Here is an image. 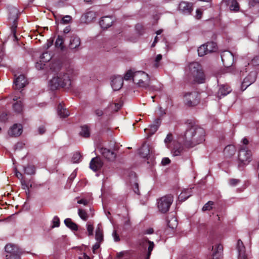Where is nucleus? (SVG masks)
Wrapping results in <instances>:
<instances>
[{"mask_svg":"<svg viewBox=\"0 0 259 259\" xmlns=\"http://www.w3.org/2000/svg\"><path fill=\"white\" fill-rule=\"evenodd\" d=\"M207 46V50L208 53L215 52L217 49V45L214 42H208L205 44Z\"/></svg>","mask_w":259,"mask_h":259,"instance_id":"nucleus-37","label":"nucleus"},{"mask_svg":"<svg viewBox=\"0 0 259 259\" xmlns=\"http://www.w3.org/2000/svg\"><path fill=\"white\" fill-rule=\"evenodd\" d=\"M231 92L230 87L228 85H222L218 93V97L221 98L222 96H225Z\"/></svg>","mask_w":259,"mask_h":259,"instance_id":"nucleus-22","label":"nucleus"},{"mask_svg":"<svg viewBox=\"0 0 259 259\" xmlns=\"http://www.w3.org/2000/svg\"><path fill=\"white\" fill-rule=\"evenodd\" d=\"M87 229L89 236L93 235L94 226L93 224L91 222H88L87 224Z\"/></svg>","mask_w":259,"mask_h":259,"instance_id":"nucleus-42","label":"nucleus"},{"mask_svg":"<svg viewBox=\"0 0 259 259\" xmlns=\"http://www.w3.org/2000/svg\"><path fill=\"white\" fill-rule=\"evenodd\" d=\"M196 18L198 19H200L201 18L202 14V12L200 10L197 9L196 10Z\"/></svg>","mask_w":259,"mask_h":259,"instance_id":"nucleus-58","label":"nucleus"},{"mask_svg":"<svg viewBox=\"0 0 259 259\" xmlns=\"http://www.w3.org/2000/svg\"><path fill=\"white\" fill-rule=\"evenodd\" d=\"M15 175L18 178H19L20 179H22V174L20 173V172H19L17 170H15Z\"/></svg>","mask_w":259,"mask_h":259,"instance_id":"nucleus-63","label":"nucleus"},{"mask_svg":"<svg viewBox=\"0 0 259 259\" xmlns=\"http://www.w3.org/2000/svg\"><path fill=\"white\" fill-rule=\"evenodd\" d=\"M13 110L16 113H22L23 111V103L21 101L16 102L13 105Z\"/></svg>","mask_w":259,"mask_h":259,"instance_id":"nucleus-27","label":"nucleus"},{"mask_svg":"<svg viewBox=\"0 0 259 259\" xmlns=\"http://www.w3.org/2000/svg\"><path fill=\"white\" fill-rule=\"evenodd\" d=\"M167 226L171 229H175L178 226V221L176 218L173 215L170 216L167 220Z\"/></svg>","mask_w":259,"mask_h":259,"instance_id":"nucleus-29","label":"nucleus"},{"mask_svg":"<svg viewBox=\"0 0 259 259\" xmlns=\"http://www.w3.org/2000/svg\"><path fill=\"white\" fill-rule=\"evenodd\" d=\"M140 154L143 157H146L150 153L149 148L148 146L144 145L140 149Z\"/></svg>","mask_w":259,"mask_h":259,"instance_id":"nucleus-34","label":"nucleus"},{"mask_svg":"<svg viewBox=\"0 0 259 259\" xmlns=\"http://www.w3.org/2000/svg\"><path fill=\"white\" fill-rule=\"evenodd\" d=\"M221 58L224 65L226 67H229L233 64L234 56L229 51L223 52L221 54Z\"/></svg>","mask_w":259,"mask_h":259,"instance_id":"nucleus-10","label":"nucleus"},{"mask_svg":"<svg viewBox=\"0 0 259 259\" xmlns=\"http://www.w3.org/2000/svg\"><path fill=\"white\" fill-rule=\"evenodd\" d=\"M128 253V252L127 251H121V252L117 253V256L118 258H120V257H122L123 256H124V255L127 254Z\"/></svg>","mask_w":259,"mask_h":259,"instance_id":"nucleus-57","label":"nucleus"},{"mask_svg":"<svg viewBox=\"0 0 259 259\" xmlns=\"http://www.w3.org/2000/svg\"><path fill=\"white\" fill-rule=\"evenodd\" d=\"M256 77V74L255 72L250 73L249 75L244 79L242 84V88L245 87V89H246L247 87L250 85L255 81Z\"/></svg>","mask_w":259,"mask_h":259,"instance_id":"nucleus-21","label":"nucleus"},{"mask_svg":"<svg viewBox=\"0 0 259 259\" xmlns=\"http://www.w3.org/2000/svg\"><path fill=\"white\" fill-rule=\"evenodd\" d=\"M173 201L171 195H166L161 197L157 201V207L159 211L165 213L168 211Z\"/></svg>","mask_w":259,"mask_h":259,"instance_id":"nucleus-5","label":"nucleus"},{"mask_svg":"<svg viewBox=\"0 0 259 259\" xmlns=\"http://www.w3.org/2000/svg\"><path fill=\"white\" fill-rule=\"evenodd\" d=\"M251 151L243 148L239 150L238 154V167H243L248 165L251 161Z\"/></svg>","mask_w":259,"mask_h":259,"instance_id":"nucleus-6","label":"nucleus"},{"mask_svg":"<svg viewBox=\"0 0 259 259\" xmlns=\"http://www.w3.org/2000/svg\"><path fill=\"white\" fill-rule=\"evenodd\" d=\"M204 130L197 125L191 126L184 135L186 142L192 146L202 143L204 141Z\"/></svg>","mask_w":259,"mask_h":259,"instance_id":"nucleus-1","label":"nucleus"},{"mask_svg":"<svg viewBox=\"0 0 259 259\" xmlns=\"http://www.w3.org/2000/svg\"><path fill=\"white\" fill-rule=\"evenodd\" d=\"M155 122V123H154V124L149 125V128H145L144 130L145 132H146L147 131H149V134L150 135H152L154 133H155L157 131L160 124V120L159 119H156Z\"/></svg>","mask_w":259,"mask_h":259,"instance_id":"nucleus-24","label":"nucleus"},{"mask_svg":"<svg viewBox=\"0 0 259 259\" xmlns=\"http://www.w3.org/2000/svg\"><path fill=\"white\" fill-rule=\"evenodd\" d=\"M170 160L168 158H164L162 159L161 161V163L163 165H165L166 164H168L170 163Z\"/></svg>","mask_w":259,"mask_h":259,"instance_id":"nucleus-54","label":"nucleus"},{"mask_svg":"<svg viewBox=\"0 0 259 259\" xmlns=\"http://www.w3.org/2000/svg\"><path fill=\"white\" fill-rule=\"evenodd\" d=\"M71 85V80L68 74L60 72L54 76L50 81L52 90L57 89L59 87H67Z\"/></svg>","mask_w":259,"mask_h":259,"instance_id":"nucleus-3","label":"nucleus"},{"mask_svg":"<svg viewBox=\"0 0 259 259\" xmlns=\"http://www.w3.org/2000/svg\"><path fill=\"white\" fill-rule=\"evenodd\" d=\"M80 45V40L79 37L76 35H73L71 36L70 43H69V47L71 49H76L78 48Z\"/></svg>","mask_w":259,"mask_h":259,"instance_id":"nucleus-23","label":"nucleus"},{"mask_svg":"<svg viewBox=\"0 0 259 259\" xmlns=\"http://www.w3.org/2000/svg\"><path fill=\"white\" fill-rule=\"evenodd\" d=\"M95 238L99 242H102L103 241V232L101 224H98L96 228Z\"/></svg>","mask_w":259,"mask_h":259,"instance_id":"nucleus-25","label":"nucleus"},{"mask_svg":"<svg viewBox=\"0 0 259 259\" xmlns=\"http://www.w3.org/2000/svg\"><path fill=\"white\" fill-rule=\"evenodd\" d=\"M251 63L254 66L259 65V56L255 57L251 60Z\"/></svg>","mask_w":259,"mask_h":259,"instance_id":"nucleus-51","label":"nucleus"},{"mask_svg":"<svg viewBox=\"0 0 259 259\" xmlns=\"http://www.w3.org/2000/svg\"><path fill=\"white\" fill-rule=\"evenodd\" d=\"M64 223L67 227L72 230H77L78 229L77 225L69 218L66 219L64 220Z\"/></svg>","mask_w":259,"mask_h":259,"instance_id":"nucleus-32","label":"nucleus"},{"mask_svg":"<svg viewBox=\"0 0 259 259\" xmlns=\"http://www.w3.org/2000/svg\"><path fill=\"white\" fill-rule=\"evenodd\" d=\"M14 82L16 89H21L27 84V79L24 75H20L18 76L15 79Z\"/></svg>","mask_w":259,"mask_h":259,"instance_id":"nucleus-16","label":"nucleus"},{"mask_svg":"<svg viewBox=\"0 0 259 259\" xmlns=\"http://www.w3.org/2000/svg\"><path fill=\"white\" fill-rule=\"evenodd\" d=\"M18 17V11L16 8H12L10 11L9 19L12 20L13 22V25L11 27V31L13 33L14 36L16 37L17 23L16 21Z\"/></svg>","mask_w":259,"mask_h":259,"instance_id":"nucleus-8","label":"nucleus"},{"mask_svg":"<svg viewBox=\"0 0 259 259\" xmlns=\"http://www.w3.org/2000/svg\"><path fill=\"white\" fill-rule=\"evenodd\" d=\"M208 50H207V46L205 44H203L200 46L198 49V54L199 56H203L207 54Z\"/></svg>","mask_w":259,"mask_h":259,"instance_id":"nucleus-36","label":"nucleus"},{"mask_svg":"<svg viewBox=\"0 0 259 259\" xmlns=\"http://www.w3.org/2000/svg\"><path fill=\"white\" fill-rule=\"evenodd\" d=\"M134 82L140 87L147 88L149 85L150 79L147 73L138 71L135 72Z\"/></svg>","mask_w":259,"mask_h":259,"instance_id":"nucleus-4","label":"nucleus"},{"mask_svg":"<svg viewBox=\"0 0 259 259\" xmlns=\"http://www.w3.org/2000/svg\"><path fill=\"white\" fill-rule=\"evenodd\" d=\"M212 259H221L222 253L223 250V246L220 243H217L212 246Z\"/></svg>","mask_w":259,"mask_h":259,"instance_id":"nucleus-19","label":"nucleus"},{"mask_svg":"<svg viewBox=\"0 0 259 259\" xmlns=\"http://www.w3.org/2000/svg\"><path fill=\"white\" fill-rule=\"evenodd\" d=\"M170 149L171 153L174 156L180 155L183 150L182 147L179 144H176L174 148Z\"/></svg>","mask_w":259,"mask_h":259,"instance_id":"nucleus-31","label":"nucleus"},{"mask_svg":"<svg viewBox=\"0 0 259 259\" xmlns=\"http://www.w3.org/2000/svg\"><path fill=\"white\" fill-rule=\"evenodd\" d=\"M123 84V78L121 76H116L113 77L111 81V86L114 91L120 89Z\"/></svg>","mask_w":259,"mask_h":259,"instance_id":"nucleus-14","label":"nucleus"},{"mask_svg":"<svg viewBox=\"0 0 259 259\" xmlns=\"http://www.w3.org/2000/svg\"><path fill=\"white\" fill-rule=\"evenodd\" d=\"M185 74L190 80L196 83H202L205 80L202 67L197 62L190 63L185 68Z\"/></svg>","mask_w":259,"mask_h":259,"instance_id":"nucleus-2","label":"nucleus"},{"mask_svg":"<svg viewBox=\"0 0 259 259\" xmlns=\"http://www.w3.org/2000/svg\"><path fill=\"white\" fill-rule=\"evenodd\" d=\"M6 256L7 259H20L19 256H17V255L12 257L11 255L9 256V255L6 254Z\"/></svg>","mask_w":259,"mask_h":259,"instance_id":"nucleus-62","label":"nucleus"},{"mask_svg":"<svg viewBox=\"0 0 259 259\" xmlns=\"http://www.w3.org/2000/svg\"><path fill=\"white\" fill-rule=\"evenodd\" d=\"M199 101L198 94L196 92L187 93L184 96V102L189 107L197 105L199 103Z\"/></svg>","mask_w":259,"mask_h":259,"instance_id":"nucleus-7","label":"nucleus"},{"mask_svg":"<svg viewBox=\"0 0 259 259\" xmlns=\"http://www.w3.org/2000/svg\"><path fill=\"white\" fill-rule=\"evenodd\" d=\"M227 4L229 5L231 11L237 12L239 10V5L236 0H227Z\"/></svg>","mask_w":259,"mask_h":259,"instance_id":"nucleus-26","label":"nucleus"},{"mask_svg":"<svg viewBox=\"0 0 259 259\" xmlns=\"http://www.w3.org/2000/svg\"><path fill=\"white\" fill-rule=\"evenodd\" d=\"M114 18L111 16H104L101 18L99 23L101 27L104 29L110 27L114 22Z\"/></svg>","mask_w":259,"mask_h":259,"instance_id":"nucleus-15","label":"nucleus"},{"mask_svg":"<svg viewBox=\"0 0 259 259\" xmlns=\"http://www.w3.org/2000/svg\"><path fill=\"white\" fill-rule=\"evenodd\" d=\"M85 16L87 17V18L90 17L91 18L93 19L95 17V14L94 12L91 11V12L87 13L86 14Z\"/></svg>","mask_w":259,"mask_h":259,"instance_id":"nucleus-55","label":"nucleus"},{"mask_svg":"<svg viewBox=\"0 0 259 259\" xmlns=\"http://www.w3.org/2000/svg\"><path fill=\"white\" fill-rule=\"evenodd\" d=\"M58 114L61 117H66L69 116V112L62 105L60 104L58 107Z\"/></svg>","mask_w":259,"mask_h":259,"instance_id":"nucleus-30","label":"nucleus"},{"mask_svg":"<svg viewBox=\"0 0 259 259\" xmlns=\"http://www.w3.org/2000/svg\"><path fill=\"white\" fill-rule=\"evenodd\" d=\"M191 189L184 190L179 196V200L180 201H184L191 196Z\"/></svg>","mask_w":259,"mask_h":259,"instance_id":"nucleus-28","label":"nucleus"},{"mask_svg":"<svg viewBox=\"0 0 259 259\" xmlns=\"http://www.w3.org/2000/svg\"><path fill=\"white\" fill-rule=\"evenodd\" d=\"M5 250L7 254L11 255L12 257L17 255L20 256L22 252L21 250L16 245L12 244H8L5 246Z\"/></svg>","mask_w":259,"mask_h":259,"instance_id":"nucleus-11","label":"nucleus"},{"mask_svg":"<svg viewBox=\"0 0 259 259\" xmlns=\"http://www.w3.org/2000/svg\"><path fill=\"white\" fill-rule=\"evenodd\" d=\"M23 132V127L21 124L15 123L8 131V134L11 137H16L20 136Z\"/></svg>","mask_w":259,"mask_h":259,"instance_id":"nucleus-9","label":"nucleus"},{"mask_svg":"<svg viewBox=\"0 0 259 259\" xmlns=\"http://www.w3.org/2000/svg\"><path fill=\"white\" fill-rule=\"evenodd\" d=\"M79 134L83 137L88 138L90 136V131L89 127L87 125H83L81 127V130Z\"/></svg>","mask_w":259,"mask_h":259,"instance_id":"nucleus-33","label":"nucleus"},{"mask_svg":"<svg viewBox=\"0 0 259 259\" xmlns=\"http://www.w3.org/2000/svg\"><path fill=\"white\" fill-rule=\"evenodd\" d=\"M213 205V202L211 201H208L206 203L202 208L203 211L209 210L212 208Z\"/></svg>","mask_w":259,"mask_h":259,"instance_id":"nucleus-44","label":"nucleus"},{"mask_svg":"<svg viewBox=\"0 0 259 259\" xmlns=\"http://www.w3.org/2000/svg\"><path fill=\"white\" fill-rule=\"evenodd\" d=\"M162 55L161 54L157 55L155 59L154 67H158L159 66V62L162 59Z\"/></svg>","mask_w":259,"mask_h":259,"instance_id":"nucleus-47","label":"nucleus"},{"mask_svg":"<svg viewBox=\"0 0 259 259\" xmlns=\"http://www.w3.org/2000/svg\"><path fill=\"white\" fill-rule=\"evenodd\" d=\"M112 236L114 238V240L115 242H118L120 240V238L119 235L117 234L116 231L114 230L112 233Z\"/></svg>","mask_w":259,"mask_h":259,"instance_id":"nucleus-52","label":"nucleus"},{"mask_svg":"<svg viewBox=\"0 0 259 259\" xmlns=\"http://www.w3.org/2000/svg\"><path fill=\"white\" fill-rule=\"evenodd\" d=\"M24 172L27 175H33L35 174V167L33 165H28L24 168Z\"/></svg>","mask_w":259,"mask_h":259,"instance_id":"nucleus-39","label":"nucleus"},{"mask_svg":"<svg viewBox=\"0 0 259 259\" xmlns=\"http://www.w3.org/2000/svg\"><path fill=\"white\" fill-rule=\"evenodd\" d=\"M240 181L238 179H231L229 180V184L231 186H235L239 183H240Z\"/></svg>","mask_w":259,"mask_h":259,"instance_id":"nucleus-48","label":"nucleus"},{"mask_svg":"<svg viewBox=\"0 0 259 259\" xmlns=\"http://www.w3.org/2000/svg\"><path fill=\"white\" fill-rule=\"evenodd\" d=\"M100 152L101 154V155L108 160L112 161L114 160V159L115 158V154L113 152L106 148H100Z\"/></svg>","mask_w":259,"mask_h":259,"instance_id":"nucleus-18","label":"nucleus"},{"mask_svg":"<svg viewBox=\"0 0 259 259\" xmlns=\"http://www.w3.org/2000/svg\"><path fill=\"white\" fill-rule=\"evenodd\" d=\"M52 227H58L60 225V220L57 216H55L53 218L52 220Z\"/></svg>","mask_w":259,"mask_h":259,"instance_id":"nucleus-45","label":"nucleus"},{"mask_svg":"<svg viewBox=\"0 0 259 259\" xmlns=\"http://www.w3.org/2000/svg\"><path fill=\"white\" fill-rule=\"evenodd\" d=\"M135 74V72H133L132 70L127 71L124 76V79L125 80H129L132 78L134 81V75Z\"/></svg>","mask_w":259,"mask_h":259,"instance_id":"nucleus-41","label":"nucleus"},{"mask_svg":"<svg viewBox=\"0 0 259 259\" xmlns=\"http://www.w3.org/2000/svg\"><path fill=\"white\" fill-rule=\"evenodd\" d=\"M21 184H22V186L24 189H27L29 190V186L26 183V182L24 180H21Z\"/></svg>","mask_w":259,"mask_h":259,"instance_id":"nucleus-59","label":"nucleus"},{"mask_svg":"<svg viewBox=\"0 0 259 259\" xmlns=\"http://www.w3.org/2000/svg\"><path fill=\"white\" fill-rule=\"evenodd\" d=\"M78 213L79 217L83 221H87L88 220V215L85 210L79 209Z\"/></svg>","mask_w":259,"mask_h":259,"instance_id":"nucleus-40","label":"nucleus"},{"mask_svg":"<svg viewBox=\"0 0 259 259\" xmlns=\"http://www.w3.org/2000/svg\"><path fill=\"white\" fill-rule=\"evenodd\" d=\"M121 106V104L119 103H114L111 105V108L112 110L117 111L119 110Z\"/></svg>","mask_w":259,"mask_h":259,"instance_id":"nucleus-49","label":"nucleus"},{"mask_svg":"<svg viewBox=\"0 0 259 259\" xmlns=\"http://www.w3.org/2000/svg\"><path fill=\"white\" fill-rule=\"evenodd\" d=\"M45 65L44 63L43 62H37L35 65V67L38 69H41L44 68V66Z\"/></svg>","mask_w":259,"mask_h":259,"instance_id":"nucleus-56","label":"nucleus"},{"mask_svg":"<svg viewBox=\"0 0 259 259\" xmlns=\"http://www.w3.org/2000/svg\"><path fill=\"white\" fill-rule=\"evenodd\" d=\"M96 114L98 116H101L103 115V111L101 110L97 109L95 111Z\"/></svg>","mask_w":259,"mask_h":259,"instance_id":"nucleus-64","label":"nucleus"},{"mask_svg":"<svg viewBox=\"0 0 259 259\" xmlns=\"http://www.w3.org/2000/svg\"><path fill=\"white\" fill-rule=\"evenodd\" d=\"M154 232V230L152 228H149L146 230L144 231V234H152Z\"/></svg>","mask_w":259,"mask_h":259,"instance_id":"nucleus-61","label":"nucleus"},{"mask_svg":"<svg viewBox=\"0 0 259 259\" xmlns=\"http://www.w3.org/2000/svg\"><path fill=\"white\" fill-rule=\"evenodd\" d=\"M172 140V135L171 134H168L164 140V143L168 148H171V143Z\"/></svg>","mask_w":259,"mask_h":259,"instance_id":"nucleus-38","label":"nucleus"},{"mask_svg":"<svg viewBox=\"0 0 259 259\" xmlns=\"http://www.w3.org/2000/svg\"><path fill=\"white\" fill-rule=\"evenodd\" d=\"M179 9L184 14H190L193 11V4L186 2H182L179 4Z\"/></svg>","mask_w":259,"mask_h":259,"instance_id":"nucleus-12","label":"nucleus"},{"mask_svg":"<svg viewBox=\"0 0 259 259\" xmlns=\"http://www.w3.org/2000/svg\"><path fill=\"white\" fill-rule=\"evenodd\" d=\"M237 249L238 252L239 259H247V255L245 253V247L241 240H238Z\"/></svg>","mask_w":259,"mask_h":259,"instance_id":"nucleus-20","label":"nucleus"},{"mask_svg":"<svg viewBox=\"0 0 259 259\" xmlns=\"http://www.w3.org/2000/svg\"><path fill=\"white\" fill-rule=\"evenodd\" d=\"M140 245L143 247L148 245V253L146 259H149L154 246L153 242L148 240V239L146 237H143L140 241Z\"/></svg>","mask_w":259,"mask_h":259,"instance_id":"nucleus-13","label":"nucleus"},{"mask_svg":"<svg viewBox=\"0 0 259 259\" xmlns=\"http://www.w3.org/2000/svg\"><path fill=\"white\" fill-rule=\"evenodd\" d=\"M52 58L51 55L50 53L46 52L44 53L40 58V62L46 63L49 62Z\"/></svg>","mask_w":259,"mask_h":259,"instance_id":"nucleus-35","label":"nucleus"},{"mask_svg":"<svg viewBox=\"0 0 259 259\" xmlns=\"http://www.w3.org/2000/svg\"><path fill=\"white\" fill-rule=\"evenodd\" d=\"M77 203L78 204H83L84 205H86L88 204V201L85 199H81L78 200L77 201Z\"/></svg>","mask_w":259,"mask_h":259,"instance_id":"nucleus-60","label":"nucleus"},{"mask_svg":"<svg viewBox=\"0 0 259 259\" xmlns=\"http://www.w3.org/2000/svg\"><path fill=\"white\" fill-rule=\"evenodd\" d=\"M80 158V155L78 153H75L72 157V161L74 163H77L79 162Z\"/></svg>","mask_w":259,"mask_h":259,"instance_id":"nucleus-46","label":"nucleus"},{"mask_svg":"<svg viewBox=\"0 0 259 259\" xmlns=\"http://www.w3.org/2000/svg\"><path fill=\"white\" fill-rule=\"evenodd\" d=\"M71 19V17L70 16L66 15L62 18V22L63 24H66L68 23L70 21Z\"/></svg>","mask_w":259,"mask_h":259,"instance_id":"nucleus-50","label":"nucleus"},{"mask_svg":"<svg viewBox=\"0 0 259 259\" xmlns=\"http://www.w3.org/2000/svg\"><path fill=\"white\" fill-rule=\"evenodd\" d=\"M103 165V162L101 159L98 157L93 158L90 163V167L94 171L99 170Z\"/></svg>","mask_w":259,"mask_h":259,"instance_id":"nucleus-17","label":"nucleus"},{"mask_svg":"<svg viewBox=\"0 0 259 259\" xmlns=\"http://www.w3.org/2000/svg\"><path fill=\"white\" fill-rule=\"evenodd\" d=\"M101 242H97L93 246V252L95 253L96 251L100 247Z\"/></svg>","mask_w":259,"mask_h":259,"instance_id":"nucleus-53","label":"nucleus"},{"mask_svg":"<svg viewBox=\"0 0 259 259\" xmlns=\"http://www.w3.org/2000/svg\"><path fill=\"white\" fill-rule=\"evenodd\" d=\"M63 44V39L62 37L60 36H58L57 38L56 39V42H55V46L57 48H62Z\"/></svg>","mask_w":259,"mask_h":259,"instance_id":"nucleus-43","label":"nucleus"}]
</instances>
